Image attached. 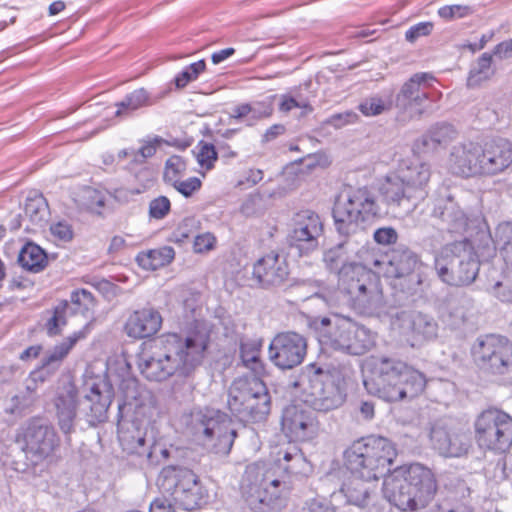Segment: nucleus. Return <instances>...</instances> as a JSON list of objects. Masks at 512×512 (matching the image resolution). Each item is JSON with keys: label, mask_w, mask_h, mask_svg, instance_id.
<instances>
[{"label": "nucleus", "mask_w": 512, "mask_h": 512, "mask_svg": "<svg viewBox=\"0 0 512 512\" xmlns=\"http://www.w3.org/2000/svg\"><path fill=\"white\" fill-rule=\"evenodd\" d=\"M276 467L253 463L243 477V497L254 512H279L286 506L290 490L288 475H305L310 465L295 445L280 449Z\"/></svg>", "instance_id": "obj_1"}, {"label": "nucleus", "mask_w": 512, "mask_h": 512, "mask_svg": "<svg viewBox=\"0 0 512 512\" xmlns=\"http://www.w3.org/2000/svg\"><path fill=\"white\" fill-rule=\"evenodd\" d=\"M209 337L196 332L188 336L168 333L159 337L150 350L138 356V369L149 381L162 382L174 375L190 376L204 359Z\"/></svg>", "instance_id": "obj_2"}, {"label": "nucleus", "mask_w": 512, "mask_h": 512, "mask_svg": "<svg viewBox=\"0 0 512 512\" xmlns=\"http://www.w3.org/2000/svg\"><path fill=\"white\" fill-rule=\"evenodd\" d=\"M369 375L363 383L368 393L387 402H396L408 395L416 396L426 385V378L418 370L401 360L372 357L366 362Z\"/></svg>", "instance_id": "obj_3"}, {"label": "nucleus", "mask_w": 512, "mask_h": 512, "mask_svg": "<svg viewBox=\"0 0 512 512\" xmlns=\"http://www.w3.org/2000/svg\"><path fill=\"white\" fill-rule=\"evenodd\" d=\"M385 499L404 512H418L425 509L433 500L437 483L433 472L419 463L394 469L384 479Z\"/></svg>", "instance_id": "obj_4"}, {"label": "nucleus", "mask_w": 512, "mask_h": 512, "mask_svg": "<svg viewBox=\"0 0 512 512\" xmlns=\"http://www.w3.org/2000/svg\"><path fill=\"white\" fill-rule=\"evenodd\" d=\"M430 177L431 169L427 163L411 162L401 167L397 174L387 177L380 191L389 208L408 215L426 198Z\"/></svg>", "instance_id": "obj_5"}, {"label": "nucleus", "mask_w": 512, "mask_h": 512, "mask_svg": "<svg viewBox=\"0 0 512 512\" xmlns=\"http://www.w3.org/2000/svg\"><path fill=\"white\" fill-rule=\"evenodd\" d=\"M111 403L112 394L105 384L93 383L89 386V392L79 400L75 385L66 382L59 388L55 398L58 426L65 435L71 434L74 431L77 408L83 404H87L89 408V412H86L87 421L90 424L101 422L105 419Z\"/></svg>", "instance_id": "obj_6"}, {"label": "nucleus", "mask_w": 512, "mask_h": 512, "mask_svg": "<svg viewBox=\"0 0 512 512\" xmlns=\"http://www.w3.org/2000/svg\"><path fill=\"white\" fill-rule=\"evenodd\" d=\"M184 423L194 439L209 453L227 456L237 432L231 418L214 408H195L184 416Z\"/></svg>", "instance_id": "obj_7"}, {"label": "nucleus", "mask_w": 512, "mask_h": 512, "mask_svg": "<svg viewBox=\"0 0 512 512\" xmlns=\"http://www.w3.org/2000/svg\"><path fill=\"white\" fill-rule=\"evenodd\" d=\"M396 456L397 450L390 440L368 436L355 441L346 450V467L351 475L362 480H378L390 471L389 467Z\"/></svg>", "instance_id": "obj_8"}, {"label": "nucleus", "mask_w": 512, "mask_h": 512, "mask_svg": "<svg viewBox=\"0 0 512 512\" xmlns=\"http://www.w3.org/2000/svg\"><path fill=\"white\" fill-rule=\"evenodd\" d=\"M292 385L302 390L304 402L316 411L335 410L346 399L345 390L336 373L316 363L306 365Z\"/></svg>", "instance_id": "obj_9"}, {"label": "nucleus", "mask_w": 512, "mask_h": 512, "mask_svg": "<svg viewBox=\"0 0 512 512\" xmlns=\"http://www.w3.org/2000/svg\"><path fill=\"white\" fill-rule=\"evenodd\" d=\"M312 325L319 332L320 342L333 350L362 355L374 346L372 332L351 318L339 315L315 318Z\"/></svg>", "instance_id": "obj_10"}, {"label": "nucleus", "mask_w": 512, "mask_h": 512, "mask_svg": "<svg viewBox=\"0 0 512 512\" xmlns=\"http://www.w3.org/2000/svg\"><path fill=\"white\" fill-rule=\"evenodd\" d=\"M434 267L440 280L450 286L472 284L480 270V261L467 241L446 244L435 255Z\"/></svg>", "instance_id": "obj_11"}, {"label": "nucleus", "mask_w": 512, "mask_h": 512, "mask_svg": "<svg viewBox=\"0 0 512 512\" xmlns=\"http://www.w3.org/2000/svg\"><path fill=\"white\" fill-rule=\"evenodd\" d=\"M341 291L359 313L380 317L386 305L377 276L364 266H346L341 272Z\"/></svg>", "instance_id": "obj_12"}, {"label": "nucleus", "mask_w": 512, "mask_h": 512, "mask_svg": "<svg viewBox=\"0 0 512 512\" xmlns=\"http://www.w3.org/2000/svg\"><path fill=\"white\" fill-rule=\"evenodd\" d=\"M55 428L40 418H32L21 425L15 435V443L24 453L26 462L15 463L14 470L25 472L31 465H39L54 456L60 447Z\"/></svg>", "instance_id": "obj_13"}, {"label": "nucleus", "mask_w": 512, "mask_h": 512, "mask_svg": "<svg viewBox=\"0 0 512 512\" xmlns=\"http://www.w3.org/2000/svg\"><path fill=\"white\" fill-rule=\"evenodd\" d=\"M379 213L374 194L367 188L349 190L341 194L334 205L333 217L337 230L343 235L363 233L365 224Z\"/></svg>", "instance_id": "obj_14"}, {"label": "nucleus", "mask_w": 512, "mask_h": 512, "mask_svg": "<svg viewBox=\"0 0 512 512\" xmlns=\"http://www.w3.org/2000/svg\"><path fill=\"white\" fill-rule=\"evenodd\" d=\"M474 428L481 448L505 452L512 445V417L502 410H484L476 418Z\"/></svg>", "instance_id": "obj_15"}, {"label": "nucleus", "mask_w": 512, "mask_h": 512, "mask_svg": "<svg viewBox=\"0 0 512 512\" xmlns=\"http://www.w3.org/2000/svg\"><path fill=\"white\" fill-rule=\"evenodd\" d=\"M157 484L185 510H193L202 500L198 477L190 469L167 466L161 470Z\"/></svg>", "instance_id": "obj_16"}, {"label": "nucleus", "mask_w": 512, "mask_h": 512, "mask_svg": "<svg viewBox=\"0 0 512 512\" xmlns=\"http://www.w3.org/2000/svg\"><path fill=\"white\" fill-rule=\"evenodd\" d=\"M476 364L492 374L503 375L512 370V342L500 335L479 337L472 347Z\"/></svg>", "instance_id": "obj_17"}, {"label": "nucleus", "mask_w": 512, "mask_h": 512, "mask_svg": "<svg viewBox=\"0 0 512 512\" xmlns=\"http://www.w3.org/2000/svg\"><path fill=\"white\" fill-rule=\"evenodd\" d=\"M419 268V259L414 252L406 248H398L389 257L385 275L394 279L395 287L407 293H413L422 283Z\"/></svg>", "instance_id": "obj_18"}, {"label": "nucleus", "mask_w": 512, "mask_h": 512, "mask_svg": "<svg viewBox=\"0 0 512 512\" xmlns=\"http://www.w3.org/2000/svg\"><path fill=\"white\" fill-rule=\"evenodd\" d=\"M307 352L306 339L295 332L277 334L269 345L270 361L282 370L300 365Z\"/></svg>", "instance_id": "obj_19"}, {"label": "nucleus", "mask_w": 512, "mask_h": 512, "mask_svg": "<svg viewBox=\"0 0 512 512\" xmlns=\"http://www.w3.org/2000/svg\"><path fill=\"white\" fill-rule=\"evenodd\" d=\"M96 306L95 299L91 292L86 289L73 291L70 296V302H61L58 304L53 312V316L47 321L46 329L50 336L60 333L61 328L67 323V313L81 314L89 324L88 332L90 331L91 322L93 320L94 309Z\"/></svg>", "instance_id": "obj_20"}, {"label": "nucleus", "mask_w": 512, "mask_h": 512, "mask_svg": "<svg viewBox=\"0 0 512 512\" xmlns=\"http://www.w3.org/2000/svg\"><path fill=\"white\" fill-rule=\"evenodd\" d=\"M435 77L429 72L413 74L400 88L396 95V106L402 110H415L421 116L425 101L433 97L430 91Z\"/></svg>", "instance_id": "obj_21"}, {"label": "nucleus", "mask_w": 512, "mask_h": 512, "mask_svg": "<svg viewBox=\"0 0 512 512\" xmlns=\"http://www.w3.org/2000/svg\"><path fill=\"white\" fill-rule=\"evenodd\" d=\"M391 326L394 331L415 342L429 340L437 335V323L428 315L416 311H399L392 315Z\"/></svg>", "instance_id": "obj_22"}, {"label": "nucleus", "mask_w": 512, "mask_h": 512, "mask_svg": "<svg viewBox=\"0 0 512 512\" xmlns=\"http://www.w3.org/2000/svg\"><path fill=\"white\" fill-rule=\"evenodd\" d=\"M322 232L323 224L318 214L312 210L299 211L293 218V229L289 234L291 246L308 254L318 247Z\"/></svg>", "instance_id": "obj_23"}, {"label": "nucleus", "mask_w": 512, "mask_h": 512, "mask_svg": "<svg viewBox=\"0 0 512 512\" xmlns=\"http://www.w3.org/2000/svg\"><path fill=\"white\" fill-rule=\"evenodd\" d=\"M282 430L293 441L313 439L319 431L314 413L301 405H289L282 413Z\"/></svg>", "instance_id": "obj_24"}, {"label": "nucleus", "mask_w": 512, "mask_h": 512, "mask_svg": "<svg viewBox=\"0 0 512 512\" xmlns=\"http://www.w3.org/2000/svg\"><path fill=\"white\" fill-rule=\"evenodd\" d=\"M432 215L438 218L443 224V229L450 233H463L468 227L467 213L446 187L438 191Z\"/></svg>", "instance_id": "obj_25"}, {"label": "nucleus", "mask_w": 512, "mask_h": 512, "mask_svg": "<svg viewBox=\"0 0 512 512\" xmlns=\"http://www.w3.org/2000/svg\"><path fill=\"white\" fill-rule=\"evenodd\" d=\"M432 447L443 457L459 458L467 454L470 439L467 434L448 428L442 421H436L430 429Z\"/></svg>", "instance_id": "obj_26"}, {"label": "nucleus", "mask_w": 512, "mask_h": 512, "mask_svg": "<svg viewBox=\"0 0 512 512\" xmlns=\"http://www.w3.org/2000/svg\"><path fill=\"white\" fill-rule=\"evenodd\" d=\"M482 146L473 141L459 142L451 148L448 167L459 176L471 177L479 175Z\"/></svg>", "instance_id": "obj_27"}, {"label": "nucleus", "mask_w": 512, "mask_h": 512, "mask_svg": "<svg viewBox=\"0 0 512 512\" xmlns=\"http://www.w3.org/2000/svg\"><path fill=\"white\" fill-rule=\"evenodd\" d=\"M479 175L495 176L512 165V144L504 139L486 142L482 146Z\"/></svg>", "instance_id": "obj_28"}, {"label": "nucleus", "mask_w": 512, "mask_h": 512, "mask_svg": "<svg viewBox=\"0 0 512 512\" xmlns=\"http://www.w3.org/2000/svg\"><path fill=\"white\" fill-rule=\"evenodd\" d=\"M252 274L263 287H270L282 285L289 271L285 258L271 252L254 263Z\"/></svg>", "instance_id": "obj_29"}, {"label": "nucleus", "mask_w": 512, "mask_h": 512, "mask_svg": "<svg viewBox=\"0 0 512 512\" xmlns=\"http://www.w3.org/2000/svg\"><path fill=\"white\" fill-rule=\"evenodd\" d=\"M258 389L263 391V381L256 376L252 378H238L230 386L227 405L229 410L241 421H244L245 414L247 413L245 409L251 395H253L252 391L257 393Z\"/></svg>", "instance_id": "obj_30"}, {"label": "nucleus", "mask_w": 512, "mask_h": 512, "mask_svg": "<svg viewBox=\"0 0 512 512\" xmlns=\"http://www.w3.org/2000/svg\"><path fill=\"white\" fill-rule=\"evenodd\" d=\"M162 317L152 308L134 311L127 319L125 331L129 337L142 339L156 334L161 328Z\"/></svg>", "instance_id": "obj_31"}, {"label": "nucleus", "mask_w": 512, "mask_h": 512, "mask_svg": "<svg viewBox=\"0 0 512 512\" xmlns=\"http://www.w3.org/2000/svg\"><path fill=\"white\" fill-rule=\"evenodd\" d=\"M118 438L124 450L129 453L142 454L146 443H151L153 438H147V432L143 431L136 423H131L126 428L118 431Z\"/></svg>", "instance_id": "obj_32"}, {"label": "nucleus", "mask_w": 512, "mask_h": 512, "mask_svg": "<svg viewBox=\"0 0 512 512\" xmlns=\"http://www.w3.org/2000/svg\"><path fill=\"white\" fill-rule=\"evenodd\" d=\"M368 482L352 475L351 478L343 483L341 493L345 496L348 503L364 507L368 504L371 497V488Z\"/></svg>", "instance_id": "obj_33"}, {"label": "nucleus", "mask_w": 512, "mask_h": 512, "mask_svg": "<svg viewBox=\"0 0 512 512\" xmlns=\"http://www.w3.org/2000/svg\"><path fill=\"white\" fill-rule=\"evenodd\" d=\"M252 394L245 409V422L262 421L270 413L271 400L265 384L263 383V391L258 389L257 393L252 391Z\"/></svg>", "instance_id": "obj_34"}, {"label": "nucleus", "mask_w": 512, "mask_h": 512, "mask_svg": "<svg viewBox=\"0 0 512 512\" xmlns=\"http://www.w3.org/2000/svg\"><path fill=\"white\" fill-rule=\"evenodd\" d=\"M88 326L89 324L84 325L81 330L74 332L61 343L55 345L43 359V366H50L53 364L59 365V363L62 362V360L69 354L75 344L79 340L86 338L88 335Z\"/></svg>", "instance_id": "obj_35"}, {"label": "nucleus", "mask_w": 512, "mask_h": 512, "mask_svg": "<svg viewBox=\"0 0 512 512\" xmlns=\"http://www.w3.org/2000/svg\"><path fill=\"white\" fill-rule=\"evenodd\" d=\"M261 346L262 341L259 339H247L240 345V358L243 365L258 378L264 373V367L260 360Z\"/></svg>", "instance_id": "obj_36"}, {"label": "nucleus", "mask_w": 512, "mask_h": 512, "mask_svg": "<svg viewBox=\"0 0 512 512\" xmlns=\"http://www.w3.org/2000/svg\"><path fill=\"white\" fill-rule=\"evenodd\" d=\"M174 257V249L170 246H163L147 252L139 253L137 256V262L143 269L157 270L158 268L171 263Z\"/></svg>", "instance_id": "obj_37"}, {"label": "nucleus", "mask_w": 512, "mask_h": 512, "mask_svg": "<svg viewBox=\"0 0 512 512\" xmlns=\"http://www.w3.org/2000/svg\"><path fill=\"white\" fill-rule=\"evenodd\" d=\"M18 262L24 269L37 273L45 268L47 255L40 246L27 243L19 253Z\"/></svg>", "instance_id": "obj_38"}, {"label": "nucleus", "mask_w": 512, "mask_h": 512, "mask_svg": "<svg viewBox=\"0 0 512 512\" xmlns=\"http://www.w3.org/2000/svg\"><path fill=\"white\" fill-rule=\"evenodd\" d=\"M495 73L492 67V55L483 53L471 66L467 86L469 88L479 87L482 83L488 81Z\"/></svg>", "instance_id": "obj_39"}, {"label": "nucleus", "mask_w": 512, "mask_h": 512, "mask_svg": "<svg viewBox=\"0 0 512 512\" xmlns=\"http://www.w3.org/2000/svg\"><path fill=\"white\" fill-rule=\"evenodd\" d=\"M350 246V241H345L337 246L327 250L324 253V262L328 269L336 272L339 276V287L341 288V272L346 266H362L361 264L348 262L346 248Z\"/></svg>", "instance_id": "obj_40"}, {"label": "nucleus", "mask_w": 512, "mask_h": 512, "mask_svg": "<svg viewBox=\"0 0 512 512\" xmlns=\"http://www.w3.org/2000/svg\"><path fill=\"white\" fill-rule=\"evenodd\" d=\"M150 104V95L144 88H139L127 94L124 99L115 104L117 110L116 117H128L132 113L142 107Z\"/></svg>", "instance_id": "obj_41"}, {"label": "nucleus", "mask_w": 512, "mask_h": 512, "mask_svg": "<svg viewBox=\"0 0 512 512\" xmlns=\"http://www.w3.org/2000/svg\"><path fill=\"white\" fill-rule=\"evenodd\" d=\"M473 308V299L464 293L452 294L446 299V311L458 321H465Z\"/></svg>", "instance_id": "obj_42"}, {"label": "nucleus", "mask_w": 512, "mask_h": 512, "mask_svg": "<svg viewBox=\"0 0 512 512\" xmlns=\"http://www.w3.org/2000/svg\"><path fill=\"white\" fill-rule=\"evenodd\" d=\"M24 211L33 224L42 225L48 216V205L42 195H35L26 199Z\"/></svg>", "instance_id": "obj_43"}, {"label": "nucleus", "mask_w": 512, "mask_h": 512, "mask_svg": "<svg viewBox=\"0 0 512 512\" xmlns=\"http://www.w3.org/2000/svg\"><path fill=\"white\" fill-rule=\"evenodd\" d=\"M454 130L452 126L441 124L433 127L427 135L422 138L423 146L428 149H435L438 145L445 144L452 138Z\"/></svg>", "instance_id": "obj_44"}, {"label": "nucleus", "mask_w": 512, "mask_h": 512, "mask_svg": "<svg viewBox=\"0 0 512 512\" xmlns=\"http://www.w3.org/2000/svg\"><path fill=\"white\" fill-rule=\"evenodd\" d=\"M276 95L267 97L262 101H255L249 104L250 115L248 118V126H253L259 120L269 118L273 114V100Z\"/></svg>", "instance_id": "obj_45"}, {"label": "nucleus", "mask_w": 512, "mask_h": 512, "mask_svg": "<svg viewBox=\"0 0 512 512\" xmlns=\"http://www.w3.org/2000/svg\"><path fill=\"white\" fill-rule=\"evenodd\" d=\"M200 228V221L194 217L184 218L172 233V239L175 242L183 243L185 240L194 236Z\"/></svg>", "instance_id": "obj_46"}, {"label": "nucleus", "mask_w": 512, "mask_h": 512, "mask_svg": "<svg viewBox=\"0 0 512 512\" xmlns=\"http://www.w3.org/2000/svg\"><path fill=\"white\" fill-rule=\"evenodd\" d=\"M186 171L184 159L178 155L169 157L165 164L164 180L168 184L177 183Z\"/></svg>", "instance_id": "obj_47"}, {"label": "nucleus", "mask_w": 512, "mask_h": 512, "mask_svg": "<svg viewBox=\"0 0 512 512\" xmlns=\"http://www.w3.org/2000/svg\"><path fill=\"white\" fill-rule=\"evenodd\" d=\"M390 108V101L381 96L373 95L364 99L359 109L365 116H376Z\"/></svg>", "instance_id": "obj_48"}, {"label": "nucleus", "mask_w": 512, "mask_h": 512, "mask_svg": "<svg viewBox=\"0 0 512 512\" xmlns=\"http://www.w3.org/2000/svg\"><path fill=\"white\" fill-rule=\"evenodd\" d=\"M205 67L206 64L204 60L192 63L175 78L176 87L184 88L188 83L197 79L198 75L205 70Z\"/></svg>", "instance_id": "obj_49"}, {"label": "nucleus", "mask_w": 512, "mask_h": 512, "mask_svg": "<svg viewBox=\"0 0 512 512\" xmlns=\"http://www.w3.org/2000/svg\"><path fill=\"white\" fill-rule=\"evenodd\" d=\"M294 108L312 110L309 101L299 94H284L280 96L279 110L281 112L288 113Z\"/></svg>", "instance_id": "obj_50"}, {"label": "nucleus", "mask_w": 512, "mask_h": 512, "mask_svg": "<svg viewBox=\"0 0 512 512\" xmlns=\"http://www.w3.org/2000/svg\"><path fill=\"white\" fill-rule=\"evenodd\" d=\"M217 160V152L212 144H203L198 153L197 161L202 169L210 170Z\"/></svg>", "instance_id": "obj_51"}, {"label": "nucleus", "mask_w": 512, "mask_h": 512, "mask_svg": "<svg viewBox=\"0 0 512 512\" xmlns=\"http://www.w3.org/2000/svg\"><path fill=\"white\" fill-rule=\"evenodd\" d=\"M471 13L472 9L466 5H446L438 10V15L446 20L463 18Z\"/></svg>", "instance_id": "obj_52"}, {"label": "nucleus", "mask_w": 512, "mask_h": 512, "mask_svg": "<svg viewBox=\"0 0 512 512\" xmlns=\"http://www.w3.org/2000/svg\"><path fill=\"white\" fill-rule=\"evenodd\" d=\"M170 201L165 196L153 199L149 204V215L154 219H163L170 211Z\"/></svg>", "instance_id": "obj_53"}, {"label": "nucleus", "mask_w": 512, "mask_h": 512, "mask_svg": "<svg viewBox=\"0 0 512 512\" xmlns=\"http://www.w3.org/2000/svg\"><path fill=\"white\" fill-rule=\"evenodd\" d=\"M184 197H190L201 187V181L197 177H191L186 180L178 179L177 183L171 184Z\"/></svg>", "instance_id": "obj_54"}, {"label": "nucleus", "mask_w": 512, "mask_h": 512, "mask_svg": "<svg viewBox=\"0 0 512 512\" xmlns=\"http://www.w3.org/2000/svg\"><path fill=\"white\" fill-rule=\"evenodd\" d=\"M490 293L501 302H512V285L509 281H497L491 287Z\"/></svg>", "instance_id": "obj_55"}, {"label": "nucleus", "mask_w": 512, "mask_h": 512, "mask_svg": "<svg viewBox=\"0 0 512 512\" xmlns=\"http://www.w3.org/2000/svg\"><path fill=\"white\" fill-rule=\"evenodd\" d=\"M433 24L431 22H420L410 27L405 33V39L408 42H415L419 37L427 36L431 33Z\"/></svg>", "instance_id": "obj_56"}, {"label": "nucleus", "mask_w": 512, "mask_h": 512, "mask_svg": "<svg viewBox=\"0 0 512 512\" xmlns=\"http://www.w3.org/2000/svg\"><path fill=\"white\" fill-rule=\"evenodd\" d=\"M85 197L88 200L87 208L93 212L100 213V209H102L105 205V195L95 189H86Z\"/></svg>", "instance_id": "obj_57"}, {"label": "nucleus", "mask_w": 512, "mask_h": 512, "mask_svg": "<svg viewBox=\"0 0 512 512\" xmlns=\"http://www.w3.org/2000/svg\"><path fill=\"white\" fill-rule=\"evenodd\" d=\"M301 512H335L332 505L325 499L313 498L304 503Z\"/></svg>", "instance_id": "obj_58"}, {"label": "nucleus", "mask_w": 512, "mask_h": 512, "mask_svg": "<svg viewBox=\"0 0 512 512\" xmlns=\"http://www.w3.org/2000/svg\"><path fill=\"white\" fill-rule=\"evenodd\" d=\"M373 237L378 244L389 245L396 242L398 235L394 228L382 227L374 232Z\"/></svg>", "instance_id": "obj_59"}, {"label": "nucleus", "mask_w": 512, "mask_h": 512, "mask_svg": "<svg viewBox=\"0 0 512 512\" xmlns=\"http://www.w3.org/2000/svg\"><path fill=\"white\" fill-rule=\"evenodd\" d=\"M215 243V237L211 233L198 234L194 237V251L202 253L211 250Z\"/></svg>", "instance_id": "obj_60"}, {"label": "nucleus", "mask_w": 512, "mask_h": 512, "mask_svg": "<svg viewBox=\"0 0 512 512\" xmlns=\"http://www.w3.org/2000/svg\"><path fill=\"white\" fill-rule=\"evenodd\" d=\"M52 235L60 241H70L73 237L71 226L66 222H58L50 227Z\"/></svg>", "instance_id": "obj_61"}, {"label": "nucleus", "mask_w": 512, "mask_h": 512, "mask_svg": "<svg viewBox=\"0 0 512 512\" xmlns=\"http://www.w3.org/2000/svg\"><path fill=\"white\" fill-rule=\"evenodd\" d=\"M161 143V139L155 138L152 141L145 142L137 151V163L144 162L145 159L152 157L157 150V146Z\"/></svg>", "instance_id": "obj_62"}, {"label": "nucleus", "mask_w": 512, "mask_h": 512, "mask_svg": "<svg viewBox=\"0 0 512 512\" xmlns=\"http://www.w3.org/2000/svg\"><path fill=\"white\" fill-rule=\"evenodd\" d=\"M356 114L352 112L334 114L327 119V123L335 128H341L348 123L354 122Z\"/></svg>", "instance_id": "obj_63"}, {"label": "nucleus", "mask_w": 512, "mask_h": 512, "mask_svg": "<svg viewBox=\"0 0 512 512\" xmlns=\"http://www.w3.org/2000/svg\"><path fill=\"white\" fill-rule=\"evenodd\" d=\"M150 512H176L171 501L166 498H157L150 504Z\"/></svg>", "instance_id": "obj_64"}]
</instances>
